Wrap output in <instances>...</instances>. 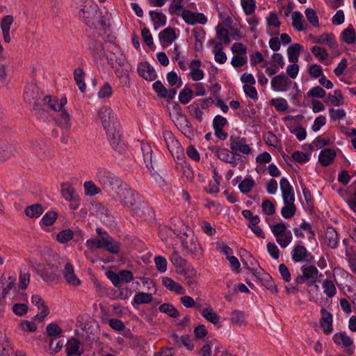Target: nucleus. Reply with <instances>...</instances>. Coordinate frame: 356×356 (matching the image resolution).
<instances>
[{
  "mask_svg": "<svg viewBox=\"0 0 356 356\" xmlns=\"http://www.w3.org/2000/svg\"><path fill=\"white\" fill-rule=\"evenodd\" d=\"M141 151L143 155V160L146 167L150 171L153 169L152 165V149L149 143L142 142L140 144Z\"/></svg>",
  "mask_w": 356,
  "mask_h": 356,
  "instance_id": "20",
  "label": "nucleus"
},
{
  "mask_svg": "<svg viewBox=\"0 0 356 356\" xmlns=\"http://www.w3.org/2000/svg\"><path fill=\"white\" fill-rule=\"evenodd\" d=\"M230 149L232 154H249L252 152L251 147L247 144L245 138L232 135L229 138Z\"/></svg>",
  "mask_w": 356,
  "mask_h": 356,
  "instance_id": "7",
  "label": "nucleus"
},
{
  "mask_svg": "<svg viewBox=\"0 0 356 356\" xmlns=\"http://www.w3.org/2000/svg\"><path fill=\"white\" fill-rule=\"evenodd\" d=\"M325 241L327 245L332 249L336 248L339 244V235L332 227H328L325 231Z\"/></svg>",
  "mask_w": 356,
  "mask_h": 356,
  "instance_id": "22",
  "label": "nucleus"
},
{
  "mask_svg": "<svg viewBox=\"0 0 356 356\" xmlns=\"http://www.w3.org/2000/svg\"><path fill=\"white\" fill-rule=\"evenodd\" d=\"M341 40L347 44H353L356 40V34L353 26L349 25L348 27L344 29L341 35Z\"/></svg>",
  "mask_w": 356,
  "mask_h": 356,
  "instance_id": "30",
  "label": "nucleus"
},
{
  "mask_svg": "<svg viewBox=\"0 0 356 356\" xmlns=\"http://www.w3.org/2000/svg\"><path fill=\"white\" fill-rule=\"evenodd\" d=\"M193 93V92L191 88H184L182 90H181L179 95V102L183 104L188 103L192 99Z\"/></svg>",
  "mask_w": 356,
  "mask_h": 356,
  "instance_id": "52",
  "label": "nucleus"
},
{
  "mask_svg": "<svg viewBox=\"0 0 356 356\" xmlns=\"http://www.w3.org/2000/svg\"><path fill=\"white\" fill-rule=\"evenodd\" d=\"M170 259L172 264L175 266L177 272L186 264V260L182 258L177 250H174Z\"/></svg>",
  "mask_w": 356,
  "mask_h": 356,
  "instance_id": "36",
  "label": "nucleus"
},
{
  "mask_svg": "<svg viewBox=\"0 0 356 356\" xmlns=\"http://www.w3.org/2000/svg\"><path fill=\"white\" fill-rule=\"evenodd\" d=\"M183 10H184L183 0H173L169 7V12L171 14L175 13L177 15H180V13L183 11Z\"/></svg>",
  "mask_w": 356,
  "mask_h": 356,
  "instance_id": "54",
  "label": "nucleus"
},
{
  "mask_svg": "<svg viewBox=\"0 0 356 356\" xmlns=\"http://www.w3.org/2000/svg\"><path fill=\"white\" fill-rule=\"evenodd\" d=\"M65 282L71 286H78L81 284L80 279L75 275L74 267L70 263H67L62 270Z\"/></svg>",
  "mask_w": 356,
  "mask_h": 356,
  "instance_id": "11",
  "label": "nucleus"
},
{
  "mask_svg": "<svg viewBox=\"0 0 356 356\" xmlns=\"http://www.w3.org/2000/svg\"><path fill=\"white\" fill-rule=\"evenodd\" d=\"M271 230L275 237H278L279 236L282 235V234L288 232L286 225L282 222L273 225Z\"/></svg>",
  "mask_w": 356,
  "mask_h": 356,
  "instance_id": "62",
  "label": "nucleus"
},
{
  "mask_svg": "<svg viewBox=\"0 0 356 356\" xmlns=\"http://www.w3.org/2000/svg\"><path fill=\"white\" fill-rule=\"evenodd\" d=\"M80 342L76 338H72L68 341L66 346L67 355L73 356L72 355H80L79 353Z\"/></svg>",
  "mask_w": 356,
  "mask_h": 356,
  "instance_id": "32",
  "label": "nucleus"
},
{
  "mask_svg": "<svg viewBox=\"0 0 356 356\" xmlns=\"http://www.w3.org/2000/svg\"><path fill=\"white\" fill-rule=\"evenodd\" d=\"M302 275H299L295 280V284H300L305 283L307 286H312L315 284L318 275V270L316 266L310 265L301 267Z\"/></svg>",
  "mask_w": 356,
  "mask_h": 356,
  "instance_id": "5",
  "label": "nucleus"
},
{
  "mask_svg": "<svg viewBox=\"0 0 356 356\" xmlns=\"http://www.w3.org/2000/svg\"><path fill=\"white\" fill-rule=\"evenodd\" d=\"M13 22L14 18L13 15H6L1 19L0 26L2 31L3 41L6 43H10L11 41L10 29Z\"/></svg>",
  "mask_w": 356,
  "mask_h": 356,
  "instance_id": "15",
  "label": "nucleus"
},
{
  "mask_svg": "<svg viewBox=\"0 0 356 356\" xmlns=\"http://www.w3.org/2000/svg\"><path fill=\"white\" fill-rule=\"evenodd\" d=\"M333 341L336 344H342L346 348H348L353 344V339L345 332L335 334L333 336Z\"/></svg>",
  "mask_w": 356,
  "mask_h": 356,
  "instance_id": "26",
  "label": "nucleus"
},
{
  "mask_svg": "<svg viewBox=\"0 0 356 356\" xmlns=\"http://www.w3.org/2000/svg\"><path fill=\"white\" fill-rule=\"evenodd\" d=\"M222 49L223 47L221 42L216 43L215 47L213 48L215 60L220 64L225 63L227 60V56L225 53L222 51Z\"/></svg>",
  "mask_w": 356,
  "mask_h": 356,
  "instance_id": "34",
  "label": "nucleus"
},
{
  "mask_svg": "<svg viewBox=\"0 0 356 356\" xmlns=\"http://www.w3.org/2000/svg\"><path fill=\"white\" fill-rule=\"evenodd\" d=\"M313 259L311 254L307 253V248L302 245H297L294 247L292 253V259L295 262H300L304 260L309 261Z\"/></svg>",
  "mask_w": 356,
  "mask_h": 356,
  "instance_id": "16",
  "label": "nucleus"
},
{
  "mask_svg": "<svg viewBox=\"0 0 356 356\" xmlns=\"http://www.w3.org/2000/svg\"><path fill=\"white\" fill-rule=\"evenodd\" d=\"M74 236V232L70 229L60 231L56 236L57 240L61 243L70 241Z\"/></svg>",
  "mask_w": 356,
  "mask_h": 356,
  "instance_id": "45",
  "label": "nucleus"
},
{
  "mask_svg": "<svg viewBox=\"0 0 356 356\" xmlns=\"http://www.w3.org/2000/svg\"><path fill=\"white\" fill-rule=\"evenodd\" d=\"M42 92L35 85H29L25 88L24 98L34 110H37L41 106L43 101Z\"/></svg>",
  "mask_w": 356,
  "mask_h": 356,
  "instance_id": "6",
  "label": "nucleus"
},
{
  "mask_svg": "<svg viewBox=\"0 0 356 356\" xmlns=\"http://www.w3.org/2000/svg\"><path fill=\"white\" fill-rule=\"evenodd\" d=\"M230 321L232 323L237 326H241L245 323L244 314L237 310L232 311Z\"/></svg>",
  "mask_w": 356,
  "mask_h": 356,
  "instance_id": "44",
  "label": "nucleus"
},
{
  "mask_svg": "<svg viewBox=\"0 0 356 356\" xmlns=\"http://www.w3.org/2000/svg\"><path fill=\"white\" fill-rule=\"evenodd\" d=\"M327 98L329 102L334 106L341 105L343 102V97L340 90H335L334 95L328 94Z\"/></svg>",
  "mask_w": 356,
  "mask_h": 356,
  "instance_id": "50",
  "label": "nucleus"
},
{
  "mask_svg": "<svg viewBox=\"0 0 356 356\" xmlns=\"http://www.w3.org/2000/svg\"><path fill=\"white\" fill-rule=\"evenodd\" d=\"M58 218V213L54 211L47 212L42 217L41 222L44 226H51Z\"/></svg>",
  "mask_w": 356,
  "mask_h": 356,
  "instance_id": "43",
  "label": "nucleus"
},
{
  "mask_svg": "<svg viewBox=\"0 0 356 356\" xmlns=\"http://www.w3.org/2000/svg\"><path fill=\"white\" fill-rule=\"evenodd\" d=\"M103 239V248L111 254H118L120 251L121 244L120 242L111 237L107 232H104Z\"/></svg>",
  "mask_w": 356,
  "mask_h": 356,
  "instance_id": "14",
  "label": "nucleus"
},
{
  "mask_svg": "<svg viewBox=\"0 0 356 356\" xmlns=\"http://www.w3.org/2000/svg\"><path fill=\"white\" fill-rule=\"evenodd\" d=\"M262 211L264 213L272 216L275 213V207L274 204L269 200H264L261 204Z\"/></svg>",
  "mask_w": 356,
  "mask_h": 356,
  "instance_id": "55",
  "label": "nucleus"
},
{
  "mask_svg": "<svg viewBox=\"0 0 356 356\" xmlns=\"http://www.w3.org/2000/svg\"><path fill=\"white\" fill-rule=\"evenodd\" d=\"M180 238L183 250L187 254H191L197 259L202 256L203 250L196 236L193 234L190 235L184 233Z\"/></svg>",
  "mask_w": 356,
  "mask_h": 356,
  "instance_id": "3",
  "label": "nucleus"
},
{
  "mask_svg": "<svg viewBox=\"0 0 356 356\" xmlns=\"http://www.w3.org/2000/svg\"><path fill=\"white\" fill-rule=\"evenodd\" d=\"M43 211L44 209L40 204H34L31 206H28L24 209L26 216L31 218H38L42 214Z\"/></svg>",
  "mask_w": 356,
  "mask_h": 356,
  "instance_id": "27",
  "label": "nucleus"
},
{
  "mask_svg": "<svg viewBox=\"0 0 356 356\" xmlns=\"http://www.w3.org/2000/svg\"><path fill=\"white\" fill-rule=\"evenodd\" d=\"M162 284L170 291H175L178 294L181 295L185 293L184 288L170 277H163Z\"/></svg>",
  "mask_w": 356,
  "mask_h": 356,
  "instance_id": "25",
  "label": "nucleus"
},
{
  "mask_svg": "<svg viewBox=\"0 0 356 356\" xmlns=\"http://www.w3.org/2000/svg\"><path fill=\"white\" fill-rule=\"evenodd\" d=\"M292 25L296 30L298 31L304 30L303 16L300 12L296 11L292 13Z\"/></svg>",
  "mask_w": 356,
  "mask_h": 356,
  "instance_id": "41",
  "label": "nucleus"
},
{
  "mask_svg": "<svg viewBox=\"0 0 356 356\" xmlns=\"http://www.w3.org/2000/svg\"><path fill=\"white\" fill-rule=\"evenodd\" d=\"M74 80L79 86V90L83 92L86 90V84L84 83L85 73L81 68H77L74 72Z\"/></svg>",
  "mask_w": 356,
  "mask_h": 356,
  "instance_id": "39",
  "label": "nucleus"
},
{
  "mask_svg": "<svg viewBox=\"0 0 356 356\" xmlns=\"http://www.w3.org/2000/svg\"><path fill=\"white\" fill-rule=\"evenodd\" d=\"M137 71L138 74L146 81H152L157 76L155 70L148 62L140 63L138 65Z\"/></svg>",
  "mask_w": 356,
  "mask_h": 356,
  "instance_id": "12",
  "label": "nucleus"
},
{
  "mask_svg": "<svg viewBox=\"0 0 356 356\" xmlns=\"http://www.w3.org/2000/svg\"><path fill=\"white\" fill-rule=\"evenodd\" d=\"M303 49V47L298 43L290 45L287 49V54L289 62L297 63L300 51Z\"/></svg>",
  "mask_w": 356,
  "mask_h": 356,
  "instance_id": "24",
  "label": "nucleus"
},
{
  "mask_svg": "<svg viewBox=\"0 0 356 356\" xmlns=\"http://www.w3.org/2000/svg\"><path fill=\"white\" fill-rule=\"evenodd\" d=\"M330 144V140L329 138L323 139L321 137H317L313 143L309 145V149L311 150H313L314 147L316 149H321L324 146L329 145Z\"/></svg>",
  "mask_w": 356,
  "mask_h": 356,
  "instance_id": "60",
  "label": "nucleus"
},
{
  "mask_svg": "<svg viewBox=\"0 0 356 356\" xmlns=\"http://www.w3.org/2000/svg\"><path fill=\"white\" fill-rule=\"evenodd\" d=\"M312 53L318 58L319 61L322 62L325 60L328 54L325 49L322 48L319 46H314L311 49Z\"/></svg>",
  "mask_w": 356,
  "mask_h": 356,
  "instance_id": "53",
  "label": "nucleus"
},
{
  "mask_svg": "<svg viewBox=\"0 0 356 356\" xmlns=\"http://www.w3.org/2000/svg\"><path fill=\"white\" fill-rule=\"evenodd\" d=\"M323 287L324 289V293L329 297H333L336 293V287L333 282L330 280H325L323 283Z\"/></svg>",
  "mask_w": 356,
  "mask_h": 356,
  "instance_id": "48",
  "label": "nucleus"
},
{
  "mask_svg": "<svg viewBox=\"0 0 356 356\" xmlns=\"http://www.w3.org/2000/svg\"><path fill=\"white\" fill-rule=\"evenodd\" d=\"M96 177L104 190L111 196L122 184L121 180L118 177L104 169L99 170Z\"/></svg>",
  "mask_w": 356,
  "mask_h": 356,
  "instance_id": "2",
  "label": "nucleus"
},
{
  "mask_svg": "<svg viewBox=\"0 0 356 356\" xmlns=\"http://www.w3.org/2000/svg\"><path fill=\"white\" fill-rule=\"evenodd\" d=\"M296 212V207L294 202H285L284 207L281 209L282 216L286 219L291 218Z\"/></svg>",
  "mask_w": 356,
  "mask_h": 356,
  "instance_id": "35",
  "label": "nucleus"
},
{
  "mask_svg": "<svg viewBox=\"0 0 356 356\" xmlns=\"http://www.w3.org/2000/svg\"><path fill=\"white\" fill-rule=\"evenodd\" d=\"M270 104L274 106L278 111H285L288 108L287 102L283 98L273 99Z\"/></svg>",
  "mask_w": 356,
  "mask_h": 356,
  "instance_id": "56",
  "label": "nucleus"
},
{
  "mask_svg": "<svg viewBox=\"0 0 356 356\" xmlns=\"http://www.w3.org/2000/svg\"><path fill=\"white\" fill-rule=\"evenodd\" d=\"M202 316L205 318L208 321L213 324H217L219 322V316L216 312L210 307H207L201 311Z\"/></svg>",
  "mask_w": 356,
  "mask_h": 356,
  "instance_id": "40",
  "label": "nucleus"
},
{
  "mask_svg": "<svg viewBox=\"0 0 356 356\" xmlns=\"http://www.w3.org/2000/svg\"><path fill=\"white\" fill-rule=\"evenodd\" d=\"M82 13L85 24L90 27L95 28L98 25L99 14V7L96 3L91 1L86 2L85 5L80 9L79 15Z\"/></svg>",
  "mask_w": 356,
  "mask_h": 356,
  "instance_id": "4",
  "label": "nucleus"
},
{
  "mask_svg": "<svg viewBox=\"0 0 356 356\" xmlns=\"http://www.w3.org/2000/svg\"><path fill=\"white\" fill-rule=\"evenodd\" d=\"M255 186V182L252 178L244 179L238 185L240 191L244 194L249 193Z\"/></svg>",
  "mask_w": 356,
  "mask_h": 356,
  "instance_id": "42",
  "label": "nucleus"
},
{
  "mask_svg": "<svg viewBox=\"0 0 356 356\" xmlns=\"http://www.w3.org/2000/svg\"><path fill=\"white\" fill-rule=\"evenodd\" d=\"M308 73L312 78H321L323 74V69L321 65L317 64H312L308 69Z\"/></svg>",
  "mask_w": 356,
  "mask_h": 356,
  "instance_id": "59",
  "label": "nucleus"
},
{
  "mask_svg": "<svg viewBox=\"0 0 356 356\" xmlns=\"http://www.w3.org/2000/svg\"><path fill=\"white\" fill-rule=\"evenodd\" d=\"M149 16L152 21L154 29H156L159 27L164 26L166 24V16L161 12L156 10H151L149 12Z\"/></svg>",
  "mask_w": 356,
  "mask_h": 356,
  "instance_id": "23",
  "label": "nucleus"
},
{
  "mask_svg": "<svg viewBox=\"0 0 356 356\" xmlns=\"http://www.w3.org/2000/svg\"><path fill=\"white\" fill-rule=\"evenodd\" d=\"M291 81L284 74L281 73L274 76L271 80V87L275 91L285 92L287 91L291 86Z\"/></svg>",
  "mask_w": 356,
  "mask_h": 356,
  "instance_id": "10",
  "label": "nucleus"
},
{
  "mask_svg": "<svg viewBox=\"0 0 356 356\" xmlns=\"http://www.w3.org/2000/svg\"><path fill=\"white\" fill-rule=\"evenodd\" d=\"M40 275L47 282H53L60 278L59 267L54 264H47L41 270Z\"/></svg>",
  "mask_w": 356,
  "mask_h": 356,
  "instance_id": "9",
  "label": "nucleus"
},
{
  "mask_svg": "<svg viewBox=\"0 0 356 356\" xmlns=\"http://www.w3.org/2000/svg\"><path fill=\"white\" fill-rule=\"evenodd\" d=\"M182 17L183 19L189 24H195L197 23L196 20V13L191 12L188 10H183L182 13L180 14Z\"/></svg>",
  "mask_w": 356,
  "mask_h": 356,
  "instance_id": "57",
  "label": "nucleus"
},
{
  "mask_svg": "<svg viewBox=\"0 0 356 356\" xmlns=\"http://www.w3.org/2000/svg\"><path fill=\"white\" fill-rule=\"evenodd\" d=\"M98 115L99 118L102 120V123L104 129H107L115 125V118L110 108L106 106L102 107L99 111Z\"/></svg>",
  "mask_w": 356,
  "mask_h": 356,
  "instance_id": "13",
  "label": "nucleus"
},
{
  "mask_svg": "<svg viewBox=\"0 0 356 356\" xmlns=\"http://www.w3.org/2000/svg\"><path fill=\"white\" fill-rule=\"evenodd\" d=\"M134 280V275L131 271L127 270H120L119 272L120 284L122 283H128Z\"/></svg>",
  "mask_w": 356,
  "mask_h": 356,
  "instance_id": "61",
  "label": "nucleus"
},
{
  "mask_svg": "<svg viewBox=\"0 0 356 356\" xmlns=\"http://www.w3.org/2000/svg\"><path fill=\"white\" fill-rule=\"evenodd\" d=\"M46 331L49 337H58L62 333V329L54 323L48 324Z\"/></svg>",
  "mask_w": 356,
  "mask_h": 356,
  "instance_id": "58",
  "label": "nucleus"
},
{
  "mask_svg": "<svg viewBox=\"0 0 356 356\" xmlns=\"http://www.w3.org/2000/svg\"><path fill=\"white\" fill-rule=\"evenodd\" d=\"M131 67L130 65L127 63H124L123 62H119L118 67H116L115 69V72L116 76L120 79L122 83L125 84L128 83L129 81V72Z\"/></svg>",
  "mask_w": 356,
  "mask_h": 356,
  "instance_id": "18",
  "label": "nucleus"
},
{
  "mask_svg": "<svg viewBox=\"0 0 356 356\" xmlns=\"http://www.w3.org/2000/svg\"><path fill=\"white\" fill-rule=\"evenodd\" d=\"M163 136L165 141L166 145L169 151L172 153L174 147L179 148V142L175 139L172 133L170 131H164L163 132Z\"/></svg>",
  "mask_w": 356,
  "mask_h": 356,
  "instance_id": "31",
  "label": "nucleus"
},
{
  "mask_svg": "<svg viewBox=\"0 0 356 356\" xmlns=\"http://www.w3.org/2000/svg\"><path fill=\"white\" fill-rule=\"evenodd\" d=\"M292 159L298 163H305L309 159V154L300 151L294 152L291 155Z\"/></svg>",
  "mask_w": 356,
  "mask_h": 356,
  "instance_id": "64",
  "label": "nucleus"
},
{
  "mask_svg": "<svg viewBox=\"0 0 356 356\" xmlns=\"http://www.w3.org/2000/svg\"><path fill=\"white\" fill-rule=\"evenodd\" d=\"M346 257L351 271L356 273V253L353 250H346Z\"/></svg>",
  "mask_w": 356,
  "mask_h": 356,
  "instance_id": "51",
  "label": "nucleus"
},
{
  "mask_svg": "<svg viewBox=\"0 0 356 356\" xmlns=\"http://www.w3.org/2000/svg\"><path fill=\"white\" fill-rule=\"evenodd\" d=\"M322 317L320 319V325L323 328L325 334H329L332 332V315L325 309H321Z\"/></svg>",
  "mask_w": 356,
  "mask_h": 356,
  "instance_id": "17",
  "label": "nucleus"
},
{
  "mask_svg": "<svg viewBox=\"0 0 356 356\" xmlns=\"http://www.w3.org/2000/svg\"><path fill=\"white\" fill-rule=\"evenodd\" d=\"M159 309L161 312L165 313L172 318H177L179 316V311L170 303H163L161 305Z\"/></svg>",
  "mask_w": 356,
  "mask_h": 356,
  "instance_id": "37",
  "label": "nucleus"
},
{
  "mask_svg": "<svg viewBox=\"0 0 356 356\" xmlns=\"http://www.w3.org/2000/svg\"><path fill=\"white\" fill-rule=\"evenodd\" d=\"M112 197L120 201L124 207L131 208L136 214L144 220L154 218V213L152 209L145 204L141 205L138 200V195L126 184H122L116 192L112 194Z\"/></svg>",
  "mask_w": 356,
  "mask_h": 356,
  "instance_id": "1",
  "label": "nucleus"
},
{
  "mask_svg": "<svg viewBox=\"0 0 356 356\" xmlns=\"http://www.w3.org/2000/svg\"><path fill=\"white\" fill-rule=\"evenodd\" d=\"M152 300V295L149 293L139 292L134 296L132 304L149 303Z\"/></svg>",
  "mask_w": 356,
  "mask_h": 356,
  "instance_id": "38",
  "label": "nucleus"
},
{
  "mask_svg": "<svg viewBox=\"0 0 356 356\" xmlns=\"http://www.w3.org/2000/svg\"><path fill=\"white\" fill-rule=\"evenodd\" d=\"M336 152L332 149H325L320 152L318 161L323 166L329 165L334 159Z\"/></svg>",
  "mask_w": 356,
  "mask_h": 356,
  "instance_id": "21",
  "label": "nucleus"
},
{
  "mask_svg": "<svg viewBox=\"0 0 356 356\" xmlns=\"http://www.w3.org/2000/svg\"><path fill=\"white\" fill-rule=\"evenodd\" d=\"M61 193L63 197L67 201L72 200L73 198L78 196L74 188L67 183H63L61 184Z\"/></svg>",
  "mask_w": 356,
  "mask_h": 356,
  "instance_id": "33",
  "label": "nucleus"
},
{
  "mask_svg": "<svg viewBox=\"0 0 356 356\" xmlns=\"http://www.w3.org/2000/svg\"><path fill=\"white\" fill-rule=\"evenodd\" d=\"M170 337L173 340L175 345L178 346H184L189 350H192L194 348V343L188 334L179 337L177 333H173Z\"/></svg>",
  "mask_w": 356,
  "mask_h": 356,
  "instance_id": "19",
  "label": "nucleus"
},
{
  "mask_svg": "<svg viewBox=\"0 0 356 356\" xmlns=\"http://www.w3.org/2000/svg\"><path fill=\"white\" fill-rule=\"evenodd\" d=\"M305 15L308 22L314 27L319 26L318 17L316 12L312 8H307L305 10Z\"/></svg>",
  "mask_w": 356,
  "mask_h": 356,
  "instance_id": "47",
  "label": "nucleus"
},
{
  "mask_svg": "<svg viewBox=\"0 0 356 356\" xmlns=\"http://www.w3.org/2000/svg\"><path fill=\"white\" fill-rule=\"evenodd\" d=\"M177 273L183 274L186 278H195L197 274L196 270L191 265L183 266Z\"/></svg>",
  "mask_w": 356,
  "mask_h": 356,
  "instance_id": "63",
  "label": "nucleus"
},
{
  "mask_svg": "<svg viewBox=\"0 0 356 356\" xmlns=\"http://www.w3.org/2000/svg\"><path fill=\"white\" fill-rule=\"evenodd\" d=\"M59 112L58 117L57 118L58 124L65 129H69L71 127L70 115L67 111L63 109L58 111Z\"/></svg>",
  "mask_w": 356,
  "mask_h": 356,
  "instance_id": "29",
  "label": "nucleus"
},
{
  "mask_svg": "<svg viewBox=\"0 0 356 356\" xmlns=\"http://www.w3.org/2000/svg\"><path fill=\"white\" fill-rule=\"evenodd\" d=\"M105 129L106 130L108 141L113 148L119 153L124 152L126 145L121 140L120 131L116 129L115 125Z\"/></svg>",
  "mask_w": 356,
  "mask_h": 356,
  "instance_id": "8",
  "label": "nucleus"
},
{
  "mask_svg": "<svg viewBox=\"0 0 356 356\" xmlns=\"http://www.w3.org/2000/svg\"><path fill=\"white\" fill-rule=\"evenodd\" d=\"M241 6L245 15H250L254 13L256 8L254 0H241Z\"/></svg>",
  "mask_w": 356,
  "mask_h": 356,
  "instance_id": "49",
  "label": "nucleus"
},
{
  "mask_svg": "<svg viewBox=\"0 0 356 356\" xmlns=\"http://www.w3.org/2000/svg\"><path fill=\"white\" fill-rule=\"evenodd\" d=\"M159 40L161 42H164L167 44L172 43L176 38L175 29L172 27H167L160 32Z\"/></svg>",
  "mask_w": 356,
  "mask_h": 356,
  "instance_id": "28",
  "label": "nucleus"
},
{
  "mask_svg": "<svg viewBox=\"0 0 356 356\" xmlns=\"http://www.w3.org/2000/svg\"><path fill=\"white\" fill-rule=\"evenodd\" d=\"M276 238L277 243L283 248H286L292 241V234L290 230L287 232L282 234Z\"/></svg>",
  "mask_w": 356,
  "mask_h": 356,
  "instance_id": "46",
  "label": "nucleus"
}]
</instances>
